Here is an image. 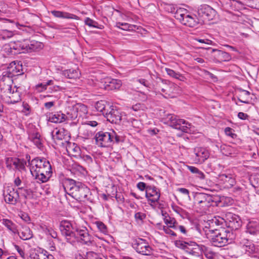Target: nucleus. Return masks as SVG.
<instances>
[{"mask_svg":"<svg viewBox=\"0 0 259 259\" xmlns=\"http://www.w3.org/2000/svg\"><path fill=\"white\" fill-rule=\"evenodd\" d=\"M52 174V167L50 163L46 165L42 169H39L36 173H33V176L35 179L39 180L42 183L47 182L51 177Z\"/></svg>","mask_w":259,"mask_h":259,"instance_id":"obj_11","label":"nucleus"},{"mask_svg":"<svg viewBox=\"0 0 259 259\" xmlns=\"http://www.w3.org/2000/svg\"><path fill=\"white\" fill-rule=\"evenodd\" d=\"M160 196L159 190L154 186H148L146 192V197L151 203L157 202Z\"/></svg>","mask_w":259,"mask_h":259,"instance_id":"obj_20","label":"nucleus"},{"mask_svg":"<svg viewBox=\"0 0 259 259\" xmlns=\"http://www.w3.org/2000/svg\"><path fill=\"white\" fill-rule=\"evenodd\" d=\"M259 232V226L257 225H254L249 223L247 225L246 232L251 235H255Z\"/></svg>","mask_w":259,"mask_h":259,"instance_id":"obj_42","label":"nucleus"},{"mask_svg":"<svg viewBox=\"0 0 259 259\" xmlns=\"http://www.w3.org/2000/svg\"><path fill=\"white\" fill-rule=\"evenodd\" d=\"M65 116L66 117V120H74L78 117V113H77L74 106L68 107Z\"/></svg>","mask_w":259,"mask_h":259,"instance_id":"obj_39","label":"nucleus"},{"mask_svg":"<svg viewBox=\"0 0 259 259\" xmlns=\"http://www.w3.org/2000/svg\"><path fill=\"white\" fill-rule=\"evenodd\" d=\"M95 139L96 144L102 147H108L114 143H119L122 141L121 137L111 130L109 132H98L95 135Z\"/></svg>","mask_w":259,"mask_h":259,"instance_id":"obj_3","label":"nucleus"},{"mask_svg":"<svg viewBox=\"0 0 259 259\" xmlns=\"http://www.w3.org/2000/svg\"><path fill=\"white\" fill-rule=\"evenodd\" d=\"M167 122H169V125L173 128H176L179 123H185V120L182 119H178L177 116L172 114H169L166 117Z\"/></svg>","mask_w":259,"mask_h":259,"instance_id":"obj_32","label":"nucleus"},{"mask_svg":"<svg viewBox=\"0 0 259 259\" xmlns=\"http://www.w3.org/2000/svg\"><path fill=\"white\" fill-rule=\"evenodd\" d=\"M62 74L67 78L76 79L79 78L81 73L78 68H70L63 71Z\"/></svg>","mask_w":259,"mask_h":259,"instance_id":"obj_25","label":"nucleus"},{"mask_svg":"<svg viewBox=\"0 0 259 259\" xmlns=\"http://www.w3.org/2000/svg\"><path fill=\"white\" fill-rule=\"evenodd\" d=\"M20 237L22 239L27 240L32 237V234L30 233V230L28 229H26L25 232H22Z\"/></svg>","mask_w":259,"mask_h":259,"instance_id":"obj_51","label":"nucleus"},{"mask_svg":"<svg viewBox=\"0 0 259 259\" xmlns=\"http://www.w3.org/2000/svg\"><path fill=\"white\" fill-rule=\"evenodd\" d=\"M98 230L104 234H106L108 232L106 226L102 222L97 221L95 223Z\"/></svg>","mask_w":259,"mask_h":259,"instance_id":"obj_49","label":"nucleus"},{"mask_svg":"<svg viewBox=\"0 0 259 259\" xmlns=\"http://www.w3.org/2000/svg\"><path fill=\"white\" fill-rule=\"evenodd\" d=\"M74 106L77 113H78V117H83L88 113V108L84 104L78 103L74 105Z\"/></svg>","mask_w":259,"mask_h":259,"instance_id":"obj_37","label":"nucleus"},{"mask_svg":"<svg viewBox=\"0 0 259 259\" xmlns=\"http://www.w3.org/2000/svg\"><path fill=\"white\" fill-rule=\"evenodd\" d=\"M232 131L233 129L229 127H227L225 129V132L227 135L229 136L232 138H234L235 136H236V135L233 133Z\"/></svg>","mask_w":259,"mask_h":259,"instance_id":"obj_63","label":"nucleus"},{"mask_svg":"<svg viewBox=\"0 0 259 259\" xmlns=\"http://www.w3.org/2000/svg\"><path fill=\"white\" fill-rule=\"evenodd\" d=\"M235 238V234L229 229H216L215 232L211 236L210 241L215 246L222 247L229 243V241L231 242Z\"/></svg>","mask_w":259,"mask_h":259,"instance_id":"obj_4","label":"nucleus"},{"mask_svg":"<svg viewBox=\"0 0 259 259\" xmlns=\"http://www.w3.org/2000/svg\"><path fill=\"white\" fill-rule=\"evenodd\" d=\"M146 217V214L143 212H138L135 214V218L137 222H143Z\"/></svg>","mask_w":259,"mask_h":259,"instance_id":"obj_57","label":"nucleus"},{"mask_svg":"<svg viewBox=\"0 0 259 259\" xmlns=\"http://www.w3.org/2000/svg\"><path fill=\"white\" fill-rule=\"evenodd\" d=\"M50 163L49 161L44 158H39L38 157L35 158L29 161L30 172L33 175V173H36L39 169H41L46 165Z\"/></svg>","mask_w":259,"mask_h":259,"instance_id":"obj_19","label":"nucleus"},{"mask_svg":"<svg viewBox=\"0 0 259 259\" xmlns=\"http://www.w3.org/2000/svg\"><path fill=\"white\" fill-rule=\"evenodd\" d=\"M13 84V79L10 77L2 74L0 79V97L8 99L6 95L8 94V91L12 90Z\"/></svg>","mask_w":259,"mask_h":259,"instance_id":"obj_14","label":"nucleus"},{"mask_svg":"<svg viewBox=\"0 0 259 259\" xmlns=\"http://www.w3.org/2000/svg\"><path fill=\"white\" fill-rule=\"evenodd\" d=\"M22 65L20 62L13 61L10 63L7 70L3 72V74L10 77L23 74Z\"/></svg>","mask_w":259,"mask_h":259,"instance_id":"obj_10","label":"nucleus"},{"mask_svg":"<svg viewBox=\"0 0 259 259\" xmlns=\"http://www.w3.org/2000/svg\"><path fill=\"white\" fill-rule=\"evenodd\" d=\"M66 150L68 153L73 152L75 154H79L80 149L75 143L68 142L66 146Z\"/></svg>","mask_w":259,"mask_h":259,"instance_id":"obj_43","label":"nucleus"},{"mask_svg":"<svg viewBox=\"0 0 259 259\" xmlns=\"http://www.w3.org/2000/svg\"><path fill=\"white\" fill-rule=\"evenodd\" d=\"M164 218V223L168 226L167 227H171L175 229H177V223L175 219L173 218H170L167 213H162Z\"/></svg>","mask_w":259,"mask_h":259,"instance_id":"obj_34","label":"nucleus"},{"mask_svg":"<svg viewBox=\"0 0 259 259\" xmlns=\"http://www.w3.org/2000/svg\"><path fill=\"white\" fill-rule=\"evenodd\" d=\"M240 94L238 97V100L242 103L245 104H249L250 103L249 96L250 93L249 92L242 89L240 90Z\"/></svg>","mask_w":259,"mask_h":259,"instance_id":"obj_36","label":"nucleus"},{"mask_svg":"<svg viewBox=\"0 0 259 259\" xmlns=\"http://www.w3.org/2000/svg\"><path fill=\"white\" fill-rule=\"evenodd\" d=\"M194 205L199 212H205L211 206H218L221 202L220 196L204 193H196L194 196Z\"/></svg>","mask_w":259,"mask_h":259,"instance_id":"obj_2","label":"nucleus"},{"mask_svg":"<svg viewBox=\"0 0 259 259\" xmlns=\"http://www.w3.org/2000/svg\"><path fill=\"white\" fill-rule=\"evenodd\" d=\"M42 44L38 41L35 40H24V45L22 47H24V53L31 52L37 51L38 49L41 48Z\"/></svg>","mask_w":259,"mask_h":259,"instance_id":"obj_22","label":"nucleus"},{"mask_svg":"<svg viewBox=\"0 0 259 259\" xmlns=\"http://www.w3.org/2000/svg\"><path fill=\"white\" fill-rule=\"evenodd\" d=\"M194 161L197 163H202L209 156L207 150L203 147H197L194 149Z\"/></svg>","mask_w":259,"mask_h":259,"instance_id":"obj_16","label":"nucleus"},{"mask_svg":"<svg viewBox=\"0 0 259 259\" xmlns=\"http://www.w3.org/2000/svg\"><path fill=\"white\" fill-rule=\"evenodd\" d=\"M116 26L124 30H130L132 26L128 23L118 22L116 23Z\"/></svg>","mask_w":259,"mask_h":259,"instance_id":"obj_55","label":"nucleus"},{"mask_svg":"<svg viewBox=\"0 0 259 259\" xmlns=\"http://www.w3.org/2000/svg\"><path fill=\"white\" fill-rule=\"evenodd\" d=\"M51 13L54 17L56 18L70 19H77L78 18V17L75 15L70 14L66 12L54 10L52 11Z\"/></svg>","mask_w":259,"mask_h":259,"instance_id":"obj_28","label":"nucleus"},{"mask_svg":"<svg viewBox=\"0 0 259 259\" xmlns=\"http://www.w3.org/2000/svg\"><path fill=\"white\" fill-rule=\"evenodd\" d=\"M170 84H168L166 80L161 78H157L156 89L161 90V91L166 95H169L168 89L169 88Z\"/></svg>","mask_w":259,"mask_h":259,"instance_id":"obj_26","label":"nucleus"},{"mask_svg":"<svg viewBox=\"0 0 259 259\" xmlns=\"http://www.w3.org/2000/svg\"><path fill=\"white\" fill-rule=\"evenodd\" d=\"M4 225L8 228V229L10 230H13L12 226H13V223L12 222V221L7 219L5 220Z\"/></svg>","mask_w":259,"mask_h":259,"instance_id":"obj_64","label":"nucleus"},{"mask_svg":"<svg viewBox=\"0 0 259 259\" xmlns=\"http://www.w3.org/2000/svg\"><path fill=\"white\" fill-rule=\"evenodd\" d=\"M11 161L13 165L15 166V168L19 171H26L25 166L27 162L24 159H19L17 158H11Z\"/></svg>","mask_w":259,"mask_h":259,"instance_id":"obj_27","label":"nucleus"},{"mask_svg":"<svg viewBox=\"0 0 259 259\" xmlns=\"http://www.w3.org/2000/svg\"><path fill=\"white\" fill-rule=\"evenodd\" d=\"M53 81L52 80H48L46 83H41L40 84H37L36 86V89L39 92H42L47 90V87L50 85L53 84Z\"/></svg>","mask_w":259,"mask_h":259,"instance_id":"obj_48","label":"nucleus"},{"mask_svg":"<svg viewBox=\"0 0 259 259\" xmlns=\"http://www.w3.org/2000/svg\"><path fill=\"white\" fill-rule=\"evenodd\" d=\"M3 51L6 54V55L10 56V55H15L17 54V52H14L13 50H12V48L11 47L10 44H5L3 48Z\"/></svg>","mask_w":259,"mask_h":259,"instance_id":"obj_46","label":"nucleus"},{"mask_svg":"<svg viewBox=\"0 0 259 259\" xmlns=\"http://www.w3.org/2000/svg\"><path fill=\"white\" fill-rule=\"evenodd\" d=\"M243 191L242 188L239 186H236L234 188H232L231 191L234 193L235 196H238L240 195Z\"/></svg>","mask_w":259,"mask_h":259,"instance_id":"obj_58","label":"nucleus"},{"mask_svg":"<svg viewBox=\"0 0 259 259\" xmlns=\"http://www.w3.org/2000/svg\"><path fill=\"white\" fill-rule=\"evenodd\" d=\"M72 169L73 170H76L78 171L79 173L83 175L85 172V168L83 166L78 164H74V165L72 167Z\"/></svg>","mask_w":259,"mask_h":259,"instance_id":"obj_59","label":"nucleus"},{"mask_svg":"<svg viewBox=\"0 0 259 259\" xmlns=\"http://www.w3.org/2000/svg\"><path fill=\"white\" fill-rule=\"evenodd\" d=\"M165 71L168 75L175 78L181 80V78H183V76L181 74L178 72H176L174 70L171 69L166 68Z\"/></svg>","mask_w":259,"mask_h":259,"instance_id":"obj_47","label":"nucleus"},{"mask_svg":"<svg viewBox=\"0 0 259 259\" xmlns=\"http://www.w3.org/2000/svg\"><path fill=\"white\" fill-rule=\"evenodd\" d=\"M90 256H92L93 257H95L94 259H95V257H97V254L96 253H95V252L91 251V252H87V256H86L84 255H81L80 254H78L76 255V259H89L88 257Z\"/></svg>","mask_w":259,"mask_h":259,"instance_id":"obj_54","label":"nucleus"},{"mask_svg":"<svg viewBox=\"0 0 259 259\" xmlns=\"http://www.w3.org/2000/svg\"><path fill=\"white\" fill-rule=\"evenodd\" d=\"M209 225L211 227L221 226V228H224L226 223V218H223L220 217H214L213 219L209 221Z\"/></svg>","mask_w":259,"mask_h":259,"instance_id":"obj_33","label":"nucleus"},{"mask_svg":"<svg viewBox=\"0 0 259 259\" xmlns=\"http://www.w3.org/2000/svg\"><path fill=\"white\" fill-rule=\"evenodd\" d=\"M170 228L171 227H167L166 226H164L163 230L166 234L172 236H176L177 235L176 234L170 229Z\"/></svg>","mask_w":259,"mask_h":259,"instance_id":"obj_61","label":"nucleus"},{"mask_svg":"<svg viewBox=\"0 0 259 259\" xmlns=\"http://www.w3.org/2000/svg\"><path fill=\"white\" fill-rule=\"evenodd\" d=\"M177 7L172 4H167L165 6V10L169 13L175 14Z\"/></svg>","mask_w":259,"mask_h":259,"instance_id":"obj_56","label":"nucleus"},{"mask_svg":"<svg viewBox=\"0 0 259 259\" xmlns=\"http://www.w3.org/2000/svg\"><path fill=\"white\" fill-rule=\"evenodd\" d=\"M109 109L107 110L105 117L107 120L112 123L119 124L121 120V114L119 110L113 106H109L107 105Z\"/></svg>","mask_w":259,"mask_h":259,"instance_id":"obj_12","label":"nucleus"},{"mask_svg":"<svg viewBox=\"0 0 259 259\" xmlns=\"http://www.w3.org/2000/svg\"><path fill=\"white\" fill-rule=\"evenodd\" d=\"M14 35V33L12 31H9L7 30H3L1 32V37L3 39L11 38Z\"/></svg>","mask_w":259,"mask_h":259,"instance_id":"obj_50","label":"nucleus"},{"mask_svg":"<svg viewBox=\"0 0 259 259\" xmlns=\"http://www.w3.org/2000/svg\"><path fill=\"white\" fill-rule=\"evenodd\" d=\"M6 96L8 99H5L4 97L1 98L8 104H15L21 100V93L16 86L12 88V90L8 91V94L6 95Z\"/></svg>","mask_w":259,"mask_h":259,"instance_id":"obj_15","label":"nucleus"},{"mask_svg":"<svg viewBox=\"0 0 259 259\" xmlns=\"http://www.w3.org/2000/svg\"><path fill=\"white\" fill-rule=\"evenodd\" d=\"M18 189L21 191L22 195L26 199H31L33 198V192L30 189H25L23 187L19 188Z\"/></svg>","mask_w":259,"mask_h":259,"instance_id":"obj_41","label":"nucleus"},{"mask_svg":"<svg viewBox=\"0 0 259 259\" xmlns=\"http://www.w3.org/2000/svg\"><path fill=\"white\" fill-rule=\"evenodd\" d=\"M200 21H210L212 20L216 14V11L208 5H201L197 11Z\"/></svg>","mask_w":259,"mask_h":259,"instance_id":"obj_9","label":"nucleus"},{"mask_svg":"<svg viewBox=\"0 0 259 259\" xmlns=\"http://www.w3.org/2000/svg\"><path fill=\"white\" fill-rule=\"evenodd\" d=\"M218 179L226 189L232 188L236 184V180L231 174H220L219 175Z\"/></svg>","mask_w":259,"mask_h":259,"instance_id":"obj_21","label":"nucleus"},{"mask_svg":"<svg viewBox=\"0 0 259 259\" xmlns=\"http://www.w3.org/2000/svg\"><path fill=\"white\" fill-rule=\"evenodd\" d=\"M136 81L138 82L139 83H140V84H141L142 85H143V86L146 87L148 91H149L150 90V89H151L150 83L146 79L141 78L137 79Z\"/></svg>","mask_w":259,"mask_h":259,"instance_id":"obj_53","label":"nucleus"},{"mask_svg":"<svg viewBox=\"0 0 259 259\" xmlns=\"http://www.w3.org/2000/svg\"><path fill=\"white\" fill-rule=\"evenodd\" d=\"M48 121L53 123H61L66 120L65 114L61 111L57 112L55 113H49L47 115Z\"/></svg>","mask_w":259,"mask_h":259,"instance_id":"obj_23","label":"nucleus"},{"mask_svg":"<svg viewBox=\"0 0 259 259\" xmlns=\"http://www.w3.org/2000/svg\"><path fill=\"white\" fill-rule=\"evenodd\" d=\"M11 47L12 48V50L15 52H17V54H20L21 52L24 53V47H22L24 45V41L23 42L17 41V42H10Z\"/></svg>","mask_w":259,"mask_h":259,"instance_id":"obj_38","label":"nucleus"},{"mask_svg":"<svg viewBox=\"0 0 259 259\" xmlns=\"http://www.w3.org/2000/svg\"><path fill=\"white\" fill-rule=\"evenodd\" d=\"M137 188L141 191H144L146 190V192L147 191V188H148V186L146 185V184L144 183L140 182L137 184Z\"/></svg>","mask_w":259,"mask_h":259,"instance_id":"obj_62","label":"nucleus"},{"mask_svg":"<svg viewBox=\"0 0 259 259\" xmlns=\"http://www.w3.org/2000/svg\"><path fill=\"white\" fill-rule=\"evenodd\" d=\"M4 195L5 202L12 205L16 204L19 198L17 190H15L13 188H9L7 189Z\"/></svg>","mask_w":259,"mask_h":259,"instance_id":"obj_17","label":"nucleus"},{"mask_svg":"<svg viewBox=\"0 0 259 259\" xmlns=\"http://www.w3.org/2000/svg\"><path fill=\"white\" fill-rule=\"evenodd\" d=\"M221 151L223 155L227 156L232 157L237 154V150L235 148L228 145L221 146Z\"/></svg>","mask_w":259,"mask_h":259,"instance_id":"obj_30","label":"nucleus"},{"mask_svg":"<svg viewBox=\"0 0 259 259\" xmlns=\"http://www.w3.org/2000/svg\"><path fill=\"white\" fill-rule=\"evenodd\" d=\"M93 237L89 234L88 230L84 228L81 229L76 228L75 230V238L74 240L72 242L81 241L85 244L89 245L92 244Z\"/></svg>","mask_w":259,"mask_h":259,"instance_id":"obj_13","label":"nucleus"},{"mask_svg":"<svg viewBox=\"0 0 259 259\" xmlns=\"http://www.w3.org/2000/svg\"><path fill=\"white\" fill-rule=\"evenodd\" d=\"M230 19L233 22L240 21L242 20V13L240 12H237L236 14L231 13Z\"/></svg>","mask_w":259,"mask_h":259,"instance_id":"obj_52","label":"nucleus"},{"mask_svg":"<svg viewBox=\"0 0 259 259\" xmlns=\"http://www.w3.org/2000/svg\"><path fill=\"white\" fill-rule=\"evenodd\" d=\"M191 124L185 121V123L183 124L182 123H179L176 129L180 130L184 133H189L191 132L190 130Z\"/></svg>","mask_w":259,"mask_h":259,"instance_id":"obj_44","label":"nucleus"},{"mask_svg":"<svg viewBox=\"0 0 259 259\" xmlns=\"http://www.w3.org/2000/svg\"><path fill=\"white\" fill-rule=\"evenodd\" d=\"M200 21L199 18L196 15L192 16L188 14L181 23L190 27H194L200 22Z\"/></svg>","mask_w":259,"mask_h":259,"instance_id":"obj_24","label":"nucleus"},{"mask_svg":"<svg viewBox=\"0 0 259 259\" xmlns=\"http://www.w3.org/2000/svg\"><path fill=\"white\" fill-rule=\"evenodd\" d=\"M212 51L215 53V57L220 62L229 61L231 59V55L226 52L214 49Z\"/></svg>","mask_w":259,"mask_h":259,"instance_id":"obj_29","label":"nucleus"},{"mask_svg":"<svg viewBox=\"0 0 259 259\" xmlns=\"http://www.w3.org/2000/svg\"><path fill=\"white\" fill-rule=\"evenodd\" d=\"M60 230L68 242L72 243L75 238L77 227L75 223L67 220H63L60 223Z\"/></svg>","mask_w":259,"mask_h":259,"instance_id":"obj_5","label":"nucleus"},{"mask_svg":"<svg viewBox=\"0 0 259 259\" xmlns=\"http://www.w3.org/2000/svg\"><path fill=\"white\" fill-rule=\"evenodd\" d=\"M242 248L246 251V252H248V254L253 253L255 249L254 244L248 241H247L246 244H244L242 246Z\"/></svg>","mask_w":259,"mask_h":259,"instance_id":"obj_45","label":"nucleus"},{"mask_svg":"<svg viewBox=\"0 0 259 259\" xmlns=\"http://www.w3.org/2000/svg\"><path fill=\"white\" fill-rule=\"evenodd\" d=\"M200 250V254L203 253L205 256L208 259H214L216 256V253L214 252L211 248L208 246L201 245Z\"/></svg>","mask_w":259,"mask_h":259,"instance_id":"obj_31","label":"nucleus"},{"mask_svg":"<svg viewBox=\"0 0 259 259\" xmlns=\"http://www.w3.org/2000/svg\"><path fill=\"white\" fill-rule=\"evenodd\" d=\"M176 246L182 249H183L187 253L193 256H198L200 255V246L195 242H186L181 240H177L175 242Z\"/></svg>","mask_w":259,"mask_h":259,"instance_id":"obj_6","label":"nucleus"},{"mask_svg":"<svg viewBox=\"0 0 259 259\" xmlns=\"http://www.w3.org/2000/svg\"><path fill=\"white\" fill-rule=\"evenodd\" d=\"M132 246L139 254L150 255L152 253V249L145 239L140 238L133 239Z\"/></svg>","mask_w":259,"mask_h":259,"instance_id":"obj_7","label":"nucleus"},{"mask_svg":"<svg viewBox=\"0 0 259 259\" xmlns=\"http://www.w3.org/2000/svg\"><path fill=\"white\" fill-rule=\"evenodd\" d=\"M85 24L90 27H93L96 28L97 27L96 24H97V22L92 19H90V18H87L85 19Z\"/></svg>","mask_w":259,"mask_h":259,"instance_id":"obj_60","label":"nucleus"},{"mask_svg":"<svg viewBox=\"0 0 259 259\" xmlns=\"http://www.w3.org/2000/svg\"><path fill=\"white\" fill-rule=\"evenodd\" d=\"M187 15V10L186 9L177 7L174 17L181 23Z\"/></svg>","mask_w":259,"mask_h":259,"instance_id":"obj_35","label":"nucleus"},{"mask_svg":"<svg viewBox=\"0 0 259 259\" xmlns=\"http://www.w3.org/2000/svg\"><path fill=\"white\" fill-rule=\"evenodd\" d=\"M121 85L122 82L120 80L107 78L104 81L101 82L100 88L107 91H112L119 89Z\"/></svg>","mask_w":259,"mask_h":259,"instance_id":"obj_18","label":"nucleus"},{"mask_svg":"<svg viewBox=\"0 0 259 259\" xmlns=\"http://www.w3.org/2000/svg\"><path fill=\"white\" fill-rule=\"evenodd\" d=\"M63 187L65 191L75 199L91 201L90 190L82 183L67 178L64 180Z\"/></svg>","mask_w":259,"mask_h":259,"instance_id":"obj_1","label":"nucleus"},{"mask_svg":"<svg viewBox=\"0 0 259 259\" xmlns=\"http://www.w3.org/2000/svg\"><path fill=\"white\" fill-rule=\"evenodd\" d=\"M225 226L226 229H229L230 232L237 230L241 226V221L239 217L231 212L226 214Z\"/></svg>","mask_w":259,"mask_h":259,"instance_id":"obj_8","label":"nucleus"},{"mask_svg":"<svg viewBox=\"0 0 259 259\" xmlns=\"http://www.w3.org/2000/svg\"><path fill=\"white\" fill-rule=\"evenodd\" d=\"M107 106L106 102L104 100H101L97 102L95 105V108L97 111L102 112L104 115L108 110L106 109Z\"/></svg>","mask_w":259,"mask_h":259,"instance_id":"obj_40","label":"nucleus"}]
</instances>
